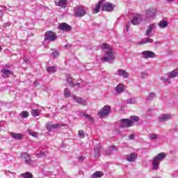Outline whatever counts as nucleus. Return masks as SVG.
<instances>
[{"label": "nucleus", "instance_id": "f257e3e1", "mask_svg": "<svg viewBox=\"0 0 178 178\" xmlns=\"http://www.w3.org/2000/svg\"><path fill=\"white\" fill-rule=\"evenodd\" d=\"M100 48L104 54V56L101 58L102 62H108V63H112L115 59L113 47L109 44L104 43L101 44Z\"/></svg>", "mask_w": 178, "mask_h": 178}, {"label": "nucleus", "instance_id": "f03ea898", "mask_svg": "<svg viewBox=\"0 0 178 178\" xmlns=\"http://www.w3.org/2000/svg\"><path fill=\"white\" fill-rule=\"evenodd\" d=\"M166 158V154L163 152L159 153L152 160V170H158L161 162Z\"/></svg>", "mask_w": 178, "mask_h": 178}, {"label": "nucleus", "instance_id": "7ed1b4c3", "mask_svg": "<svg viewBox=\"0 0 178 178\" xmlns=\"http://www.w3.org/2000/svg\"><path fill=\"white\" fill-rule=\"evenodd\" d=\"M75 17H83L87 15V9L84 6H78L74 9Z\"/></svg>", "mask_w": 178, "mask_h": 178}, {"label": "nucleus", "instance_id": "20e7f679", "mask_svg": "<svg viewBox=\"0 0 178 178\" xmlns=\"http://www.w3.org/2000/svg\"><path fill=\"white\" fill-rule=\"evenodd\" d=\"M178 76V70H173L168 73V77L166 75L161 77V80L165 83V84H170L172 81H170V79H175V77H177Z\"/></svg>", "mask_w": 178, "mask_h": 178}, {"label": "nucleus", "instance_id": "39448f33", "mask_svg": "<svg viewBox=\"0 0 178 178\" xmlns=\"http://www.w3.org/2000/svg\"><path fill=\"white\" fill-rule=\"evenodd\" d=\"M111 107L108 105L104 106L102 109H100L98 112V116L99 118H106V116L109 115L111 113Z\"/></svg>", "mask_w": 178, "mask_h": 178}, {"label": "nucleus", "instance_id": "423d86ee", "mask_svg": "<svg viewBox=\"0 0 178 178\" xmlns=\"http://www.w3.org/2000/svg\"><path fill=\"white\" fill-rule=\"evenodd\" d=\"M143 20H145L144 15L141 14H136L133 16L132 19H131V23L134 26H137L138 24H140L141 22H143Z\"/></svg>", "mask_w": 178, "mask_h": 178}, {"label": "nucleus", "instance_id": "0eeeda50", "mask_svg": "<svg viewBox=\"0 0 178 178\" xmlns=\"http://www.w3.org/2000/svg\"><path fill=\"white\" fill-rule=\"evenodd\" d=\"M115 10V4L111 2H105L102 4V10L103 12H113Z\"/></svg>", "mask_w": 178, "mask_h": 178}, {"label": "nucleus", "instance_id": "6e6552de", "mask_svg": "<svg viewBox=\"0 0 178 178\" xmlns=\"http://www.w3.org/2000/svg\"><path fill=\"white\" fill-rule=\"evenodd\" d=\"M120 123V127L126 128V127H131L133 126V121L129 119H122L118 122Z\"/></svg>", "mask_w": 178, "mask_h": 178}, {"label": "nucleus", "instance_id": "1a4fd4ad", "mask_svg": "<svg viewBox=\"0 0 178 178\" xmlns=\"http://www.w3.org/2000/svg\"><path fill=\"white\" fill-rule=\"evenodd\" d=\"M55 40H56V34H55V33L51 31L46 32L44 35V41H55Z\"/></svg>", "mask_w": 178, "mask_h": 178}, {"label": "nucleus", "instance_id": "9d476101", "mask_svg": "<svg viewBox=\"0 0 178 178\" xmlns=\"http://www.w3.org/2000/svg\"><path fill=\"white\" fill-rule=\"evenodd\" d=\"M115 76H118L119 77H123V79H129L130 75L129 72L123 69H118L115 72Z\"/></svg>", "mask_w": 178, "mask_h": 178}, {"label": "nucleus", "instance_id": "9b49d317", "mask_svg": "<svg viewBox=\"0 0 178 178\" xmlns=\"http://www.w3.org/2000/svg\"><path fill=\"white\" fill-rule=\"evenodd\" d=\"M141 55L144 59H148L149 58H155L156 55L155 53L151 51H144L141 53Z\"/></svg>", "mask_w": 178, "mask_h": 178}, {"label": "nucleus", "instance_id": "f8f14e48", "mask_svg": "<svg viewBox=\"0 0 178 178\" xmlns=\"http://www.w3.org/2000/svg\"><path fill=\"white\" fill-rule=\"evenodd\" d=\"M54 3L56 6H60L63 9L67 8V0H57Z\"/></svg>", "mask_w": 178, "mask_h": 178}, {"label": "nucleus", "instance_id": "ddd939ff", "mask_svg": "<svg viewBox=\"0 0 178 178\" xmlns=\"http://www.w3.org/2000/svg\"><path fill=\"white\" fill-rule=\"evenodd\" d=\"M115 91L116 95H119L122 94V92H124V84L120 83L115 88Z\"/></svg>", "mask_w": 178, "mask_h": 178}, {"label": "nucleus", "instance_id": "4468645a", "mask_svg": "<svg viewBox=\"0 0 178 178\" xmlns=\"http://www.w3.org/2000/svg\"><path fill=\"white\" fill-rule=\"evenodd\" d=\"M59 29L62 30V31H65L66 33H69L70 30H72V26L66 23H63L60 24Z\"/></svg>", "mask_w": 178, "mask_h": 178}, {"label": "nucleus", "instance_id": "2eb2a0df", "mask_svg": "<svg viewBox=\"0 0 178 178\" xmlns=\"http://www.w3.org/2000/svg\"><path fill=\"white\" fill-rule=\"evenodd\" d=\"M155 17V13L151 10H147L145 16H144L145 21L147 22L148 19Z\"/></svg>", "mask_w": 178, "mask_h": 178}, {"label": "nucleus", "instance_id": "dca6fc26", "mask_svg": "<svg viewBox=\"0 0 178 178\" xmlns=\"http://www.w3.org/2000/svg\"><path fill=\"white\" fill-rule=\"evenodd\" d=\"M170 119H172V115L168 113L163 114L159 118V122H167V120H170Z\"/></svg>", "mask_w": 178, "mask_h": 178}, {"label": "nucleus", "instance_id": "f3484780", "mask_svg": "<svg viewBox=\"0 0 178 178\" xmlns=\"http://www.w3.org/2000/svg\"><path fill=\"white\" fill-rule=\"evenodd\" d=\"M137 159V154L136 153H131L127 154L126 156V160L128 162H134Z\"/></svg>", "mask_w": 178, "mask_h": 178}, {"label": "nucleus", "instance_id": "a211bd4d", "mask_svg": "<svg viewBox=\"0 0 178 178\" xmlns=\"http://www.w3.org/2000/svg\"><path fill=\"white\" fill-rule=\"evenodd\" d=\"M156 27V26L155 24H152L149 25L147 26V29L146 31L145 35H147V37H151V33H152L153 30H155Z\"/></svg>", "mask_w": 178, "mask_h": 178}, {"label": "nucleus", "instance_id": "6ab92c4d", "mask_svg": "<svg viewBox=\"0 0 178 178\" xmlns=\"http://www.w3.org/2000/svg\"><path fill=\"white\" fill-rule=\"evenodd\" d=\"M104 2H105V0H101L97 3L95 8H93V13H98L99 12L101 6H102V3H104Z\"/></svg>", "mask_w": 178, "mask_h": 178}, {"label": "nucleus", "instance_id": "aec40b11", "mask_svg": "<svg viewBox=\"0 0 178 178\" xmlns=\"http://www.w3.org/2000/svg\"><path fill=\"white\" fill-rule=\"evenodd\" d=\"M46 127L47 130H55L56 129H58L59 127V124H52V122H49L46 124Z\"/></svg>", "mask_w": 178, "mask_h": 178}, {"label": "nucleus", "instance_id": "412c9836", "mask_svg": "<svg viewBox=\"0 0 178 178\" xmlns=\"http://www.w3.org/2000/svg\"><path fill=\"white\" fill-rule=\"evenodd\" d=\"M69 84V86H71V87H74V86H77L78 87H80V83H74L73 80L72 79V77L70 76H67V83Z\"/></svg>", "mask_w": 178, "mask_h": 178}, {"label": "nucleus", "instance_id": "4be33fe9", "mask_svg": "<svg viewBox=\"0 0 178 178\" xmlns=\"http://www.w3.org/2000/svg\"><path fill=\"white\" fill-rule=\"evenodd\" d=\"M73 99L75 100L77 104H80L81 105H87V101L83 99L81 97L73 96Z\"/></svg>", "mask_w": 178, "mask_h": 178}, {"label": "nucleus", "instance_id": "5701e85b", "mask_svg": "<svg viewBox=\"0 0 178 178\" xmlns=\"http://www.w3.org/2000/svg\"><path fill=\"white\" fill-rule=\"evenodd\" d=\"M152 42H154V40L149 38H145L142 39L138 44L139 45H143L144 44H148V43H152Z\"/></svg>", "mask_w": 178, "mask_h": 178}, {"label": "nucleus", "instance_id": "b1692460", "mask_svg": "<svg viewBox=\"0 0 178 178\" xmlns=\"http://www.w3.org/2000/svg\"><path fill=\"white\" fill-rule=\"evenodd\" d=\"M81 114L83 118H86L88 122H90V123H94V118L90 114H87L85 113H83V111L81 112Z\"/></svg>", "mask_w": 178, "mask_h": 178}, {"label": "nucleus", "instance_id": "393cba45", "mask_svg": "<svg viewBox=\"0 0 178 178\" xmlns=\"http://www.w3.org/2000/svg\"><path fill=\"white\" fill-rule=\"evenodd\" d=\"M10 134L12 138H14L15 140H22L23 138V135L22 134L10 132Z\"/></svg>", "mask_w": 178, "mask_h": 178}, {"label": "nucleus", "instance_id": "a878e982", "mask_svg": "<svg viewBox=\"0 0 178 178\" xmlns=\"http://www.w3.org/2000/svg\"><path fill=\"white\" fill-rule=\"evenodd\" d=\"M95 158H98L99 156V154L101 152V144H98L95 146Z\"/></svg>", "mask_w": 178, "mask_h": 178}, {"label": "nucleus", "instance_id": "bb28decb", "mask_svg": "<svg viewBox=\"0 0 178 178\" xmlns=\"http://www.w3.org/2000/svg\"><path fill=\"white\" fill-rule=\"evenodd\" d=\"M102 176H104V172H102V171H96L95 173H93L91 175V178L102 177Z\"/></svg>", "mask_w": 178, "mask_h": 178}, {"label": "nucleus", "instance_id": "cd10ccee", "mask_svg": "<svg viewBox=\"0 0 178 178\" xmlns=\"http://www.w3.org/2000/svg\"><path fill=\"white\" fill-rule=\"evenodd\" d=\"M47 154H48V152H47V151L42 150L39 153H37L35 154V156H37V158H44L45 156H47Z\"/></svg>", "mask_w": 178, "mask_h": 178}, {"label": "nucleus", "instance_id": "c85d7f7f", "mask_svg": "<svg viewBox=\"0 0 178 178\" xmlns=\"http://www.w3.org/2000/svg\"><path fill=\"white\" fill-rule=\"evenodd\" d=\"M42 111L39 109H33L31 111V115L33 118H36V116H39L40 113H41Z\"/></svg>", "mask_w": 178, "mask_h": 178}, {"label": "nucleus", "instance_id": "c756f323", "mask_svg": "<svg viewBox=\"0 0 178 178\" xmlns=\"http://www.w3.org/2000/svg\"><path fill=\"white\" fill-rule=\"evenodd\" d=\"M46 70L47 73H56V67L55 66L47 67Z\"/></svg>", "mask_w": 178, "mask_h": 178}, {"label": "nucleus", "instance_id": "7c9ffc66", "mask_svg": "<svg viewBox=\"0 0 178 178\" xmlns=\"http://www.w3.org/2000/svg\"><path fill=\"white\" fill-rule=\"evenodd\" d=\"M168 26V22L165 20H161L159 23V26L160 29H165V27Z\"/></svg>", "mask_w": 178, "mask_h": 178}, {"label": "nucleus", "instance_id": "2f4dec72", "mask_svg": "<svg viewBox=\"0 0 178 178\" xmlns=\"http://www.w3.org/2000/svg\"><path fill=\"white\" fill-rule=\"evenodd\" d=\"M21 176L23 178H33V174L30 173L29 172L22 173L21 174Z\"/></svg>", "mask_w": 178, "mask_h": 178}, {"label": "nucleus", "instance_id": "473e14b6", "mask_svg": "<svg viewBox=\"0 0 178 178\" xmlns=\"http://www.w3.org/2000/svg\"><path fill=\"white\" fill-rule=\"evenodd\" d=\"M1 73H3L5 76H8V74H13V72L6 70V69H3L1 70Z\"/></svg>", "mask_w": 178, "mask_h": 178}, {"label": "nucleus", "instance_id": "72a5a7b5", "mask_svg": "<svg viewBox=\"0 0 178 178\" xmlns=\"http://www.w3.org/2000/svg\"><path fill=\"white\" fill-rule=\"evenodd\" d=\"M127 103L129 104H137V99L135 98H131V99H128L127 100Z\"/></svg>", "mask_w": 178, "mask_h": 178}, {"label": "nucleus", "instance_id": "f704fd0d", "mask_svg": "<svg viewBox=\"0 0 178 178\" xmlns=\"http://www.w3.org/2000/svg\"><path fill=\"white\" fill-rule=\"evenodd\" d=\"M21 158L22 159L26 161L27 159L30 158V154H27V152H22L21 154Z\"/></svg>", "mask_w": 178, "mask_h": 178}, {"label": "nucleus", "instance_id": "c9c22d12", "mask_svg": "<svg viewBox=\"0 0 178 178\" xmlns=\"http://www.w3.org/2000/svg\"><path fill=\"white\" fill-rule=\"evenodd\" d=\"M139 119L140 118L136 115H133V116L130 117V120H131V122H132L133 126L134 125V122H138Z\"/></svg>", "mask_w": 178, "mask_h": 178}, {"label": "nucleus", "instance_id": "e433bc0d", "mask_svg": "<svg viewBox=\"0 0 178 178\" xmlns=\"http://www.w3.org/2000/svg\"><path fill=\"white\" fill-rule=\"evenodd\" d=\"M155 98V93L154 92H150L149 95L147 97V101H152Z\"/></svg>", "mask_w": 178, "mask_h": 178}, {"label": "nucleus", "instance_id": "4c0bfd02", "mask_svg": "<svg viewBox=\"0 0 178 178\" xmlns=\"http://www.w3.org/2000/svg\"><path fill=\"white\" fill-rule=\"evenodd\" d=\"M26 165H31L34 163V161L31 159V157H29L26 160H25Z\"/></svg>", "mask_w": 178, "mask_h": 178}, {"label": "nucleus", "instance_id": "58836bf2", "mask_svg": "<svg viewBox=\"0 0 178 178\" xmlns=\"http://www.w3.org/2000/svg\"><path fill=\"white\" fill-rule=\"evenodd\" d=\"M64 97H65V98H69V97H70V90H69V89L65 88L64 90Z\"/></svg>", "mask_w": 178, "mask_h": 178}, {"label": "nucleus", "instance_id": "ea45409f", "mask_svg": "<svg viewBox=\"0 0 178 178\" xmlns=\"http://www.w3.org/2000/svg\"><path fill=\"white\" fill-rule=\"evenodd\" d=\"M52 53H51V56H53V58H58L59 56V52H58V51L56 50H51Z\"/></svg>", "mask_w": 178, "mask_h": 178}, {"label": "nucleus", "instance_id": "a19ab883", "mask_svg": "<svg viewBox=\"0 0 178 178\" xmlns=\"http://www.w3.org/2000/svg\"><path fill=\"white\" fill-rule=\"evenodd\" d=\"M28 133L29 136H32V137L37 138L38 136L37 133L31 131V129H28Z\"/></svg>", "mask_w": 178, "mask_h": 178}, {"label": "nucleus", "instance_id": "79ce46f5", "mask_svg": "<svg viewBox=\"0 0 178 178\" xmlns=\"http://www.w3.org/2000/svg\"><path fill=\"white\" fill-rule=\"evenodd\" d=\"M21 115L22 116V118H29V116L30 115V113H29V112L27 111H22L21 113Z\"/></svg>", "mask_w": 178, "mask_h": 178}, {"label": "nucleus", "instance_id": "37998d69", "mask_svg": "<svg viewBox=\"0 0 178 178\" xmlns=\"http://www.w3.org/2000/svg\"><path fill=\"white\" fill-rule=\"evenodd\" d=\"M156 138H158V135H156L155 134H152L149 135L150 140H156Z\"/></svg>", "mask_w": 178, "mask_h": 178}, {"label": "nucleus", "instance_id": "c03bdc74", "mask_svg": "<svg viewBox=\"0 0 178 178\" xmlns=\"http://www.w3.org/2000/svg\"><path fill=\"white\" fill-rule=\"evenodd\" d=\"M78 134L81 138H84V137H86V135L84 134V131L83 130H79Z\"/></svg>", "mask_w": 178, "mask_h": 178}, {"label": "nucleus", "instance_id": "a18cd8bd", "mask_svg": "<svg viewBox=\"0 0 178 178\" xmlns=\"http://www.w3.org/2000/svg\"><path fill=\"white\" fill-rule=\"evenodd\" d=\"M148 76V74H147V72H142L141 73V78L142 79H147Z\"/></svg>", "mask_w": 178, "mask_h": 178}, {"label": "nucleus", "instance_id": "49530a36", "mask_svg": "<svg viewBox=\"0 0 178 178\" xmlns=\"http://www.w3.org/2000/svg\"><path fill=\"white\" fill-rule=\"evenodd\" d=\"M136 136H134V134H131L129 136V140H134Z\"/></svg>", "mask_w": 178, "mask_h": 178}, {"label": "nucleus", "instance_id": "de8ad7c7", "mask_svg": "<svg viewBox=\"0 0 178 178\" xmlns=\"http://www.w3.org/2000/svg\"><path fill=\"white\" fill-rule=\"evenodd\" d=\"M65 47V48H66L67 49H70V48L72 47V45H70V44H66Z\"/></svg>", "mask_w": 178, "mask_h": 178}, {"label": "nucleus", "instance_id": "09e8293b", "mask_svg": "<svg viewBox=\"0 0 178 178\" xmlns=\"http://www.w3.org/2000/svg\"><path fill=\"white\" fill-rule=\"evenodd\" d=\"M110 149H111V151H115V150L116 149V147L112 146V147H110Z\"/></svg>", "mask_w": 178, "mask_h": 178}, {"label": "nucleus", "instance_id": "8fccbe9b", "mask_svg": "<svg viewBox=\"0 0 178 178\" xmlns=\"http://www.w3.org/2000/svg\"><path fill=\"white\" fill-rule=\"evenodd\" d=\"M34 84H35V86H38V79H35L34 81Z\"/></svg>", "mask_w": 178, "mask_h": 178}, {"label": "nucleus", "instance_id": "3c124183", "mask_svg": "<svg viewBox=\"0 0 178 178\" xmlns=\"http://www.w3.org/2000/svg\"><path fill=\"white\" fill-rule=\"evenodd\" d=\"M79 161H83L84 160V157H83V156H80L79 157Z\"/></svg>", "mask_w": 178, "mask_h": 178}, {"label": "nucleus", "instance_id": "603ef678", "mask_svg": "<svg viewBox=\"0 0 178 178\" xmlns=\"http://www.w3.org/2000/svg\"><path fill=\"white\" fill-rule=\"evenodd\" d=\"M129 29H130V26H129V24H127V26H126L127 31H129Z\"/></svg>", "mask_w": 178, "mask_h": 178}, {"label": "nucleus", "instance_id": "864d4df0", "mask_svg": "<svg viewBox=\"0 0 178 178\" xmlns=\"http://www.w3.org/2000/svg\"><path fill=\"white\" fill-rule=\"evenodd\" d=\"M5 173H6V175H9V173H10V171H6Z\"/></svg>", "mask_w": 178, "mask_h": 178}, {"label": "nucleus", "instance_id": "5fc2aeb1", "mask_svg": "<svg viewBox=\"0 0 178 178\" xmlns=\"http://www.w3.org/2000/svg\"><path fill=\"white\" fill-rule=\"evenodd\" d=\"M8 26H9V24H4V27H8Z\"/></svg>", "mask_w": 178, "mask_h": 178}, {"label": "nucleus", "instance_id": "6e6d98bb", "mask_svg": "<svg viewBox=\"0 0 178 178\" xmlns=\"http://www.w3.org/2000/svg\"><path fill=\"white\" fill-rule=\"evenodd\" d=\"M24 62L29 63V60L24 59Z\"/></svg>", "mask_w": 178, "mask_h": 178}, {"label": "nucleus", "instance_id": "4d7b16f0", "mask_svg": "<svg viewBox=\"0 0 178 178\" xmlns=\"http://www.w3.org/2000/svg\"><path fill=\"white\" fill-rule=\"evenodd\" d=\"M2 51V47H1V46H0V51Z\"/></svg>", "mask_w": 178, "mask_h": 178}, {"label": "nucleus", "instance_id": "13d9d810", "mask_svg": "<svg viewBox=\"0 0 178 178\" xmlns=\"http://www.w3.org/2000/svg\"><path fill=\"white\" fill-rule=\"evenodd\" d=\"M168 2H172V1H173V0H168Z\"/></svg>", "mask_w": 178, "mask_h": 178}, {"label": "nucleus", "instance_id": "bf43d9fd", "mask_svg": "<svg viewBox=\"0 0 178 178\" xmlns=\"http://www.w3.org/2000/svg\"><path fill=\"white\" fill-rule=\"evenodd\" d=\"M12 174H13V175H16V173H15V172H12Z\"/></svg>", "mask_w": 178, "mask_h": 178}]
</instances>
